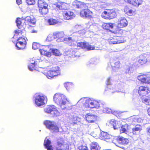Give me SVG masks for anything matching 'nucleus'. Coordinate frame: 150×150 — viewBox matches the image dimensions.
Masks as SVG:
<instances>
[{
    "mask_svg": "<svg viewBox=\"0 0 150 150\" xmlns=\"http://www.w3.org/2000/svg\"><path fill=\"white\" fill-rule=\"evenodd\" d=\"M56 150H69V145L66 143L63 138H59L57 140Z\"/></svg>",
    "mask_w": 150,
    "mask_h": 150,
    "instance_id": "0eeeda50",
    "label": "nucleus"
},
{
    "mask_svg": "<svg viewBox=\"0 0 150 150\" xmlns=\"http://www.w3.org/2000/svg\"><path fill=\"white\" fill-rule=\"evenodd\" d=\"M92 100L91 99H86L83 105L84 108L86 109L92 108V107L93 106H92Z\"/></svg>",
    "mask_w": 150,
    "mask_h": 150,
    "instance_id": "b1692460",
    "label": "nucleus"
},
{
    "mask_svg": "<svg viewBox=\"0 0 150 150\" xmlns=\"http://www.w3.org/2000/svg\"><path fill=\"white\" fill-rule=\"evenodd\" d=\"M124 42V39L119 36L114 37L110 39L109 41L110 44H119Z\"/></svg>",
    "mask_w": 150,
    "mask_h": 150,
    "instance_id": "ddd939ff",
    "label": "nucleus"
},
{
    "mask_svg": "<svg viewBox=\"0 0 150 150\" xmlns=\"http://www.w3.org/2000/svg\"><path fill=\"white\" fill-rule=\"evenodd\" d=\"M139 59L137 62V65L142 66L146 64L148 62L147 58L145 55H141L139 56Z\"/></svg>",
    "mask_w": 150,
    "mask_h": 150,
    "instance_id": "2eb2a0df",
    "label": "nucleus"
},
{
    "mask_svg": "<svg viewBox=\"0 0 150 150\" xmlns=\"http://www.w3.org/2000/svg\"><path fill=\"white\" fill-rule=\"evenodd\" d=\"M142 102L147 105H150V97L146 96L142 98Z\"/></svg>",
    "mask_w": 150,
    "mask_h": 150,
    "instance_id": "473e14b6",
    "label": "nucleus"
},
{
    "mask_svg": "<svg viewBox=\"0 0 150 150\" xmlns=\"http://www.w3.org/2000/svg\"><path fill=\"white\" fill-rule=\"evenodd\" d=\"M38 5L39 12L41 15L45 16L49 12L48 5L46 2L43 0H39Z\"/></svg>",
    "mask_w": 150,
    "mask_h": 150,
    "instance_id": "20e7f679",
    "label": "nucleus"
},
{
    "mask_svg": "<svg viewBox=\"0 0 150 150\" xmlns=\"http://www.w3.org/2000/svg\"><path fill=\"white\" fill-rule=\"evenodd\" d=\"M117 25V26L120 28H123L126 26L128 24V22L126 19L124 18H121L118 21Z\"/></svg>",
    "mask_w": 150,
    "mask_h": 150,
    "instance_id": "412c9836",
    "label": "nucleus"
},
{
    "mask_svg": "<svg viewBox=\"0 0 150 150\" xmlns=\"http://www.w3.org/2000/svg\"><path fill=\"white\" fill-rule=\"evenodd\" d=\"M109 23H104L102 25V28L103 29L106 30H109Z\"/></svg>",
    "mask_w": 150,
    "mask_h": 150,
    "instance_id": "c03bdc74",
    "label": "nucleus"
},
{
    "mask_svg": "<svg viewBox=\"0 0 150 150\" xmlns=\"http://www.w3.org/2000/svg\"><path fill=\"white\" fill-rule=\"evenodd\" d=\"M44 111L46 113L52 115L53 117H56L60 115L56 107L53 105H48L44 109Z\"/></svg>",
    "mask_w": 150,
    "mask_h": 150,
    "instance_id": "423d86ee",
    "label": "nucleus"
},
{
    "mask_svg": "<svg viewBox=\"0 0 150 150\" xmlns=\"http://www.w3.org/2000/svg\"><path fill=\"white\" fill-rule=\"evenodd\" d=\"M35 62L33 63H31L28 65V68L30 70L33 71L35 69Z\"/></svg>",
    "mask_w": 150,
    "mask_h": 150,
    "instance_id": "ea45409f",
    "label": "nucleus"
},
{
    "mask_svg": "<svg viewBox=\"0 0 150 150\" xmlns=\"http://www.w3.org/2000/svg\"><path fill=\"white\" fill-rule=\"evenodd\" d=\"M64 41L68 42H72L74 41V40H72V38L71 37L65 38L64 39Z\"/></svg>",
    "mask_w": 150,
    "mask_h": 150,
    "instance_id": "09e8293b",
    "label": "nucleus"
},
{
    "mask_svg": "<svg viewBox=\"0 0 150 150\" xmlns=\"http://www.w3.org/2000/svg\"><path fill=\"white\" fill-rule=\"evenodd\" d=\"M86 120L89 123H95L97 120V117L88 113L86 115Z\"/></svg>",
    "mask_w": 150,
    "mask_h": 150,
    "instance_id": "4468645a",
    "label": "nucleus"
},
{
    "mask_svg": "<svg viewBox=\"0 0 150 150\" xmlns=\"http://www.w3.org/2000/svg\"><path fill=\"white\" fill-rule=\"evenodd\" d=\"M51 141L48 139H45L44 142V145L47 150H53L52 145H50Z\"/></svg>",
    "mask_w": 150,
    "mask_h": 150,
    "instance_id": "393cba45",
    "label": "nucleus"
},
{
    "mask_svg": "<svg viewBox=\"0 0 150 150\" xmlns=\"http://www.w3.org/2000/svg\"><path fill=\"white\" fill-rule=\"evenodd\" d=\"M47 39L49 41H52L54 39H55V38H54V34H50L47 37Z\"/></svg>",
    "mask_w": 150,
    "mask_h": 150,
    "instance_id": "49530a36",
    "label": "nucleus"
},
{
    "mask_svg": "<svg viewBox=\"0 0 150 150\" xmlns=\"http://www.w3.org/2000/svg\"><path fill=\"white\" fill-rule=\"evenodd\" d=\"M125 1L133 7L137 8L142 5L143 3L142 0H125Z\"/></svg>",
    "mask_w": 150,
    "mask_h": 150,
    "instance_id": "dca6fc26",
    "label": "nucleus"
},
{
    "mask_svg": "<svg viewBox=\"0 0 150 150\" xmlns=\"http://www.w3.org/2000/svg\"><path fill=\"white\" fill-rule=\"evenodd\" d=\"M17 40L16 46L18 50H22L24 49L26 47V45Z\"/></svg>",
    "mask_w": 150,
    "mask_h": 150,
    "instance_id": "a878e982",
    "label": "nucleus"
},
{
    "mask_svg": "<svg viewBox=\"0 0 150 150\" xmlns=\"http://www.w3.org/2000/svg\"><path fill=\"white\" fill-rule=\"evenodd\" d=\"M47 23L50 25H54L58 23V21L55 19L50 18L47 20Z\"/></svg>",
    "mask_w": 150,
    "mask_h": 150,
    "instance_id": "72a5a7b5",
    "label": "nucleus"
},
{
    "mask_svg": "<svg viewBox=\"0 0 150 150\" xmlns=\"http://www.w3.org/2000/svg\"><path fill=\"white\" fill-rule=\"evenodd\" d=\"M72 5L75 8H83L85 4L81 2L76 1L73 2Z\"/></svg>",
    "mask_w": 150,
    "mask_h": 150,
    "instance_id": "5701e85b",
    "label": "nucleus"
},
{
    "mask_svg": "<svg viewBox=\"0 0 150 150\" xmlns=\"http://www.w3.org/2000/svg\"><path fill=\"white\" fill-rule=\"evenodd\" d=\"M45 100V97L43 96L38 95L36 96L35 98V104L38 106L43 105L45 103L44 102Z\"/></svg>",
    "mask_w": 150,
    "mask_h": 150,
    "instance_id": "f8f14e48",
    "label": "nucleus"
},
{
    "mask_svg": "<svg viewBox=\"0 0 150 150\" xmlns=\"http://www.w3.org/2000/svg\"><path fill=\"white\" fill-rule=\"evenodd\" d=\"M17 40L20 41V42H22L26 45L27 44V42L25 38L20 37Z\"/></svg>",
    "mask_w": 150,
    "mask_h": 150,
    "instance_id": "a18cd8bd",
    "label": "nucleus"
},
{
    "mask_svg": "<svg viewBox=\"0 0 150 150\" xmlns=\"http://www.w3.org/2000/svg\"><path fill=\"white\" fill-rule=\"evenodd\" d=\"M55 39H61L64 37V34L62 32H55L53 33Z\"/></svg>",
    "mask_w": 150,
    "mask_h": 150,
    "instance_id": "c756f323",
    "label": "nucleus"
},
{
    "mask_svg": "<svg viewBox=\"0 0 150 150\" xmlns=\"http://www.w3.org/2000/svg\"><path fill=\"white\" fill-rule=\"evenodd\" d=\"M16 22L18 29L16 30L15 33L16 35H21L23 37H24L26 35L25 26L28 25L29 26H31L32 25H34L35 23V20L32 19L30 16H27L25 18H18Z\"/></svg>",
    "mask_w": 150,
    "mask_h": 150,
    "instance_id": "f257e3e1",
    "label": "nucleus"
},
{
    "mask_svg": "<svg viewBox=\"0 0 150 150\" xmlns=\"http://www.w3.org/2000/svg\"><path fill=\"white\" fill-rule=\"evenodd\" d=\"M111 150V149H105V150Z\"/></svg>",
    "mask_w": 150,
    "mask_h": 150,
    "instance_id": "4d7b16f0",
    "label": "nucleus"
},
{
    "mask_svg": "<svg viewBox=\"0 0 150 150\" xmlns=\"http://www.w3.org/2000/svg\"><path fill=\"white\" fill-rule=\"evenodd\" d=\"M81 16L83 18H91L93 17V13L88 9L82 10L80 13Z\"/></svg>",
    "mask_w": 150,
    "mask_h": 150,
    "instance_id": "9b49d317",
    "label": "nucleus"
},
{
    "mask_svg": "<svg viewBox=\"0 0 150 150\" xmlns=\"http://www.w3.org/2000/svg\"><path fill=\"white\" fill-rule=\"evenodd\" d=\"M32 33H36L37 32V31L36 30H33L31 32Z\"/></svg>",
    "mask_w": 150,
    "mask_h": 150,
    "instance_id": "6e6d98bb",
    "label": "nucleus"
},
{
    "mask_svg": "<svg viewBox=\"0 0 150 150\" xmlns=\"http://www.w3.org/2000/svg\"><path fill=\"white\" fill-rule=\"evenodd\" d=\"M129 126L127 125H122L120 129V132L126 133L127 132H128L129 131Z\"/></svg>",
    "mask_w": 150,
    "mask_h": 150,
    "instance_id": "c85d7f7f",
    "label": "nucleus"
},
{
    "mask_svg": "<svg viewBox=\"0 0 150 150\" xmlns=\"http://www.w3.org/2000/svg\"><path fill=\"white\" fill-rule=\"evenodd\" d=\"M111 136L106 132L102 131L100 134V139L103 140H108L110 139Z\"/></svg>",
    "mask_w": 150,
    "mask_h": 150,
    "instance_id": "4be33fe9",
    "label": "nucleus"
},
{
    "mask_svg": "<svg viewBox=\"0 0 150 150\" xmlns=\"http://www.w3.org/2000/svg\"><path fill=\"white\" fill-rule=\"evenodd\" d=\"M86 45L85 49L87 50H92L95 49V47L94 46L89 45L88 43H87Z\"/></svg>",
    "mask_w": 150,
    "mask_h": 150,
    "instance_id": "a19ab883",
    "label": "nucleus"
},
{
    "mask_svg": "<svg viewBox=\"0 0 150 150\" xmlns=\"http://www.w3.org/2000/svg\"><path fill=\"white\" fill-rule=\"evenodd\" d=\"M105 113H109L111 112V109H109L108 108H105L103 110Z\"/></svg>",
    "mask_w": 150,
    "mask_h": 150,
    "instance_id": "3c124183",
    "label": "nucleus"
},
{
    "mask_svg": "<svg viewBox=\"0 0 150 150\" xmlns=\"http://www.w3.org/2000/svg\"><path fill=\"white\" fill-rule=\"evenodd\" d=\"M103 17L104 18L110 19H113L116 17V12L113 9H107L102 14Z\"/></svg>",
    "mask_w": 150,
    "mask_h": 150,
    "instance_id": "1a4fd4ad",
    "label": "nucleus"
},
{
    "mask_svg": "<svg viewBox=\"0 0 150 150\" xmlns=\"http://www.w3.org/2000/svg\"><path fill=\"white\" fill-rule=\"evenodd\" d=\"M71 121L72 123L73 124L77 123V117H76L73 116L71 119Z\"/></svg>",
    "mask_w": 150,
    "mask_h": 150,
    "instance_id": "de8ad7c7",
    "label": "nucleus"
},
{
    "mask_svg": "<svg viewBox=\"0 0 150 150\" xmlns=\"http://www.w3.org/2000/svg\"><path fill=\"white\" fill-rule=\"evenodd\" d=\"M64 86L67 90L72 88L73 87V84L71 83L67 82L65 83Z\"/></svg>",
    "mask_w": 150,
    "mask_h": 150,
    "instance_id": "58836bf2",
    "label": "nucleus"
},
{
    "mask_svg": "<svg viewBox=\"0 0 150 150\" xmlns=\"http://www.w3.org/2000/svg\"><path fill=\"white\" fill-rule=\"evenodd\" d=\"M137 79L142 84H150V72L140 74L137 76Z\"/></svg>",
    "mask_w": 150,
    "mask_h": 150,
    "instance_id": "6e6552de",
    "label": "nucleus"
},
{
    "mask_svg": "<svg viewBox=\"0 0 150 150\" xmlns=\"http://www.w3.org/2000/svg\"><path fill=\"white\" fill-rule=\"evenodd\" d=\"M112 69H118L120 67V64L119 61L114 60L111 64Z\"/></svg>",
    "mask_w": 150,
    "mask_h": 150,
    "instance_id": "cd10ccee",
    "label": "nucleus"
},
{
    "mask_svg": "<svg viewBox=\"0 0 150 150\" xmlns=\"http://www.w3.org/2000/svg\"><path fill=\"white\" fill-rule=\"evenodd\" d=\"M26 2L29 5H33L35 4V0H26Z\"/></svg>",
    "mask_w": 150,
    "mask_h": 150,
    "instance_id": "8fccbe9b",
    "label": "nucleus"
},
{
    "mask_svg": "<svg viewBox=\"0 0 150 150\" xmlns=\"http://www.w3.org/2000/svg\"><path fill=\"white\" fill-rule=\"evenodd\" d=\"M62 15L64 19L66 20L71 19L74 16L73 12L68 10L63 12Z\"/></svg>",
    "mask_w": 150,
    "mask_h": 150,
    "instance_id": "a211bd4d",
    "label": "nucleus"
},
{
    "mask_svg": "<svg viewBox=\"0 0 150 150\" xmlns=\"http://www.w3.org/2000/svg\"><path fill=\"white\" fill-rule=\"evenodd\" d=\"M109 123L110 125L114 129H116L118 128V125L116 124V121L114 120H111Z\"/></svg>",
    "mask_w": 150,
    "mask_h": 150,
    "instance_id": "f704fd0d",
    "label": "nucleus"
},
{
    "mask_svg": "<svg viewBox=\"0 0 150 150\" xmlns=\"http://www.w3.org/2000/svg\"><path fill=\"white\" fill-rule=\"evenodd\" d=\"M51 52L53 54L56 56H59L61 55V54L58 50L57 49H50Z\"/></svg>",
    "mask_w": 150,
    "mask_h": 150,
    "instance_id": "4c0bfd02",
    "label": "nucleus"
},
{
    "mask_svg": "<svg viewBox=\"0 0 150 150\" xmlns=\"http://www.w3.org/2000/svg\"><path fill=\"white\" fill-rule=\"evenodd\" d=\"M124 11L127 15L132 16L136 14V10L135 9H131L128 6H126L124 8Z\"/></svg>",
    "mask_w": 150,
    "mask_h": 150,
    "instance_id": "f3484780",
    "label": "nucleus"
},
{
    "mask_svg": "<svg viewBox=\"0 0 150 150\" xmlns=\"http://www.w3.org/2000/svg\"><path fill=\"white\" fill-rule=\"evenodd\" d=\"M116 140L117 142L123 145H127L129 142L128 139L123 137H117L114 138V140Z\"/></svg>",
    "mask_w": 150,
    "mask_h": 150,
    "instance_id": "aec40b11",
    "label": "nucleus"
},
{
    "mask_svg": "<svg viewBox=\"0 0 150 150\" xmlns=\"http://www.w3.org/2000/svg\"><path fill=\"white\" fill-rule=\"evenodd\" d=\"M54 102L59 106L62 109L66 108V105L68 102V100L66 96L60 93L55 94L53 97Z\"/></svg>",
    "mask_w": 150,
    "mask_h": 150,
    "instance_id": "f03ea898",
    "label": "nucleus"
},
{
    "mask_svg": "<svg viewBox=\"0 0 150 150\" xmlns=\"http://www.w3.org/2000/svg\"><path fill=\"white\" fill-rule=\"evenodd\" d=\"M91 150H100V147L98 143L96 142H92L90 145Z\"/></svg>",
    "mask_w": 150,
    "mask_h": 150,
    "instance_id": "bb28decb",
    "label": "nucleus"
},
{
    "mask_svg": "<svg viewBox=\"0 0 150 150\" xmlns=\"http://www.w3.org/2000/svg\"><path fill=\"white\" fill-rule=\"evenodd\" d=\"M16 2L18 5L21 4L22 3L21 0H16Z\"/></svg>",
    "mask_w": 150,
    "mask_h": 150,
    "instance_id": "864d4df0",
    "label": "nucleus"
},
{
    "mask_svg": "<svg viewBox=\"0 0 150 150\" xmlns=\"http://www.w3.org/2000/svg\"><path fill=\"white\" fill-rule=\"evenodd\" d=\"M109 29L110 28H112L113 27V24L112 23H109Z\"/></svg>",
    "mask_w": 150,
    "mask_h": 150,
    "instance_id": "5fc2aeb1",
    "label": "nucleus"
},
{
    "mask_svg": "<svg viewBox=\"0 0 150 150\" xmlns=\"http://www.w3.org/2000/svg\"><path fill=\"white\" fill-rule=\"evenodd\" d=\"M60 74V71L59 67L57 66L54 65L52 67L50 70L47 71L46 76L49 79H51Z\"/></svg>",
    "mask_w": 150,
    "mask_h": 150,
    "instance_id": "39448f33",
    "label": "nucleus"
},
{
    "mask_svg": "<svg viewBox=\"0 0 150 150\" xmlns=\"http://www.w3.org/2000/svg\"><path fill=\"white\" fill-rule=\"evenodd\" d=\"M87 42H80L77 44V46L82 49H85L86 45Z\"/></svg>",
    "mask_w": 150,
    "mask_h": 150,
    "instance_id": "e433bc0d",
    "label": "nucleus"
},
{
    "mask_svg": "<svg viewBox=\"0 0 150 150\" xmlns=\"http://www.w3.org/2000/svg\"><path fill=\"white\" fill-rule=\"evenodd\" d=\"M142 130L141 126L139 125H137L135 127L132 128V133L133 134H136L137 132L140 131Z\"/></svg>",
    "mask_w": 150,
    "mask_h": 150,
    "instance_id": "7c9ffc66",
    "label": "nucleus"
},
{
    "mask_svg": "<svg viewBox=\"0 0 150 150\" xmlns=\"http://www.w3.org/2000/svg\"><path fill=\"white\" fill-rule=\"evenodd\" d=\"M78 149L79 150H89L88 147L86 146L81 145L79 146Z\"/></svg>",
    "mask_w": 150,
    "mask_h": 150,
    "instance_id": "37998d69",
    "label": "nucleus"
},
{
    "mask_svg": "<svg viewBox=\"0 0 150 150\" xmlns=\"http://www.w3.org/2000/svg\"><path fill=\"white\" fill-rule=\"evenodd\" d=\"M54 5L59 10H67L68 9V4L66 3L58 1Z\"/></svg>",
    "mask_w": 150,
    "mask_h": 150,
    "instance_id": "6ab92c4d",
    "label": "nucleus"
},
{
    "mask_svg": "<svg viewBox=\"0 0 150 150\" xmlns=\"http://www.w3.org/2000/svg\"><path fill=\"white\" fill-rule=\"evenodd\" d=\"M39 46L40 45L38 43L34 42L33 43L32 48L34 50H36L38 49Z\"/></svg>",
    "mask_w": 150,
    "mask_h": 150,
    "instance_id": "79ce46f5",
    "label": "nucleus"
},
{
    "mask_svg": "<svg viewBox=\"0 0 150 150\" xmlns=\"http://www.w3.org/2000/svg\"><path fill=\"white\" fill-rule=\"evenodd\" d=\"M92 103V106H93L92 107V108H98L99 107L100 104L98 101L96 100H93Z\"/></svg>",
    "mask_w": 150,
    "mask_h": 150,
    "instance_id": "c9c22d12",
    "label": "nucleus"
},
{
    "mask_svg": "<svg viewBox=\"0 0 150 150\" xmlns=\"http://www.w3.org/2000/svg\"><path fill=\"white\" fill-rule=\"evenodd\" d=\"M137 92L139 96L142 98L150 93V89L148 86H141L138 87Z\"/></svg>",
    "mask_w": 150,
    "mask_h": 150,
    "instance_id": "9d476101",
    "label": "nucleus"
},
{
    "mask_svg": "<svg viewBox=\"0 0 150 150\" xmlns=\"http://www.w3.org/2000/svg\"><path fill=\"white\" fill-rule=\"evenodd\" d=\"M43 123L46 128L52 133H56L59 132V127L55 122L46 120Z\"/></svg>",
    "mask_w": 150,
    "mask_h": 150,
    "instance_id": "7ed1b4c3",
    "label": "nucleus"
},
{
    "mask_svg": "<svg viewBox=\"0 0 150 150\" xmlns=\"http://www.w3.org/2000/svg\"><path fill=\"white\" fill-rule=\"evenodd\" d=\"M146 131L148 134L150 135V127L146 128Z\"/></svg>",
    "mask_w": 150,
    "mask_h": 150,
    "instance_id": "603ef678",
    "label": "nucleus"
},
{
    "mask_svg": "<svg viewBox=\"0 0 150 150\" xmlns=\"http://www.w3.org/2000/svg\"><path fill=\"white\" fill-rule=\"evenodd\" d=\"M39 51L42 55H45L48 57H50L51 55V52H48L44 49H40Z\"/></svg>",
    "mask_w": 150,
    "mask_h": 150,
    "instance_id": "2f4dec72",
    "label": "nucleus"
}]
</instances>
